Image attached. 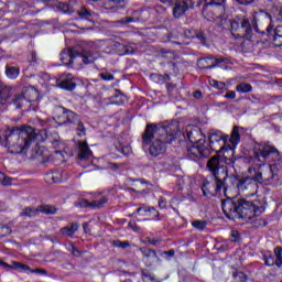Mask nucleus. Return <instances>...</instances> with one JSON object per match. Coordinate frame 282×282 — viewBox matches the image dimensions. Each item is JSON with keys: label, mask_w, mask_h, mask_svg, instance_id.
<instances>
[{"label": "nucleus", "mask_w": 282, "mask_h": 282, "mask_svg": "<svg viewBox=\"0 0 282 282\" xmlns=\"http://www.w3.org/2000/svg\"><path fill=\"white\" fill-rule=\"evenodd\" d=\"M155 210L154 207H148L147 205H142L137 208L135 215H140L141 217H147L149 213H153Z\"/></svg>", "instance_id": "33"}, {"label": "nucleus", "mask_w": 282, "mask_h": 282, "mask_svg": "<svg viewBox=\"0 0 282 282\" xmlns=\"http://www.w3.org/2000/svg\"><path fill=\"white\" fill-rule=\"evenodd\" d=\"M96 19V12L89 11L87 8H80L77 11H73V26L79 30H91V28L84 25L83 23H94Z\"/></svg>", "instance_id": "11"}, {"label": "nucleus", "mask_w": 282, "mask_h": 282, "mask_svg": "<svg viewBox=\"0 0 282 282\" xmlns=\"http://www.w3.org/2000/svg\"><path fill=\"white\" fill-rule=\"evenodd\" d=\"M207 169L213 173L216 186L205 181L202 186L203 195H215V193H220L221 188L226 191L224 182L228 180V167H226L224 162H220L217 156H214L207 162Z\"/></svg>", "instance_id": "5"}, {"label": "nucleus", "mask_w": 282, "mask_h": 282, "mask_svg": "<svg viewBox=\"0 0 282 282\" xmlns=\"http://www.w3.org/2000/svg\"><path fill=\"white\" fill-rule=\"evenodd\" d=\"M224 98H227V99H229V100H235V99L237 98V93H235L234 90H230V91H228V93L224 96Z\"/></svg>", "instance_id": "44"}, {"label": "nucleus", "mask_w": 282, "mask_h": 282, "mask_svg": "<svg viewBox=\"0 0 282 282\" xmlns=\"http://www.w3.org/2000/svg\"><path fill=\"white\" fill-rule=\"evenodd\" d=\"M58 87H61V89H67L68 91H72V75H63L58 82Z\"/></svg>", "instance_id": "25"}, {"label": "nucleus", "mask_w": 282, "mask_h": 282, "mask_svg": "<svg viewBox=\"0 0 282 282\" xmlns=\"http://www.w3.org/2000/svg\"><path fill=\"white\" fill-rule=\"evenodd\" d=\"M181 133L180 122L177 121H173L167 126L148 123L142 134V141L144 147L150 145V155L158 158L166 153V144L175 142Z\"/></svg>", "instance_id": "1"}, {"label": "nucleus", "mask_w": 282, "mask_h": 282, "mask_svg": "<svg viewBox=\"0 0 282 282\" xmlns=\"http://www.w3.org/2000/svg\"><path fill=\"white\" fill-rule=\"evenodd\" d=\"M253 156L258 162H279L281 160V152L270 142L256 143L253 147Z\"/></svg>", "instance_id": "7"}, {"label": "nucleus", "mask_w": 282, "mask_h": 282, "mask_svg": "<svg viewBox=\"0 0 282 282\" xmlns=\"http://www.w3.org/2000/svg\"><path fill=\"white\" fill-rule=\"evenodd\" d=\"M98 199L95 200H87L85 198H82L77 202H75V206L77 208H89L90 210H96L98 208H102L107 202H109V198L107 196H102V194H98Z\"/></svg>", "instance_id": "14"}, {"label": "nucleus", "mask_w": 282, "mask_h": 282, "mask_svg": "<svg viewBox=\"0 0 282 282\" xmlns=\"http://www.w3.org/2000/svg\"><path fill=\"white\" fill-rule=\"evenodd\" d=\"M2 229H3V230H7V231H6L7 235H12V229H10V227L3 226Z\"/></svg>", "instance_id": "54"}, {"label": "nucleus", "mask_w": 282, "mask_h": 282, "mask_svg": "<svg viewBox=\"0 0 282 282\" xmlns=\"http://www.w3.org/2000/svg\"><path fill=\"white\" fill-rule=\"evenodd\" d=\"M249 173L253 176L258 184H263L264 182L274 180V176L279 173V167H276V165L261 164L258 166V169L249 167Z\"/></svg>", "instance_id": "9"}, {"label": "nucleus", "mask_w": 282, "mask_h": 282, "mask_svg": "<svg viewBox=\"0 0 282 282\" xmlns=\"http://www.w3.org/2000/svg\"><path fill=\"white\" fill-rule=\"evenodd\" d=\"M140 252L143 254V263L147 265V268H151L153 263L158 261V253L153 249L149 248H140Z\"/></svg>", "instance_id": "19"}, {"label": "nucleus", "mask_w": 282, "mask_h": 282, "mask_svg": "<svg viewBox=\"0 0 282 282\" xmlns=\"http://www.w3.org/2000/svg\"><path fill=\"white\" fill-rule=\"evenodd\" d=\"M6 74L8 78H10L11 80H14L15 78H19L20 69L17 66H7Z\"/></svg>", "instance_id": "29"}, {"label": "nucleus", "mask_w": 282, "mask_h": 282, "mask_svg": "<svg viewBox=\"0 0 282 282\" xmlns=\"http://www.w3.org/2000/svg\"><path fill=\"white\" fill-rule=\"evenodd\" d=\"M194 39H198V41H202L203 43L206 42V35H204L203 32H194Z\"/></svg>", "instance_id": "40"}, {"label": "nucleus", "mask_w": 282, "mask_h": 282, "mask_svg": "<svg viewBox=\"0 0 282 282\" xmlns=\"http://www.w3.org/2000/svg\"><path fill=\"white\" fill-rule=\"evenodd\" d=\"M159 206L161 208H166V198H160L159 199Z\"/></svg>", "instance_id": "49"}, {"label": "nucleus", "mask_w": 282, "mask_h": 282, "mask_svg": "<svg viewBox=\"0 0 282 282\" xmlns=\"http://www.w3.org/2000/svg\"><path fill=\"white\" fill-rule=\"evenodd\" d=\"M56 8L58 12H63L64 14H67V12H69V4L66 2H59Z\"/></svg>", "instance_id": "39"}, {"label": "nucleus", "mask_w": 282, "mask_h": 282, "mask_svg": "<svg viewBox=\"0 0 282 282\" xmlns=\"http://www.w3.org/2000/svg\"><path fill=\"white\" fill-rule=\"evenodd\" d=\"M72 253L73 254H78V251H76V249H74V247H73Z\"/></svg>", "instance_id": "62"}, {"label": "nucleus", "mask_w": 282, "mask_h": 282, "mask_svg": "<svg viewBox=\"0 0 282 282\" xmlns=\"http://www.w3.org/2000/svg\"><path fill=\"white\" fill-rule=\"evenodd\" d=\"M210 87H215V89H226V83L218 82L215 79H209Z\"/></svg>", "instance_id": "37"}, {"label": "nucleus", "mask_w": 282, "mask_h": 282, "mask_svg": "<svg viewBox=\"0 0 282 282\" xmlns=\"http://www.w3.org/2000/svg\"><path fill=\"white\" fill-rule=\"evenodd\" d=\"M121 153H122L123 155H129V154L131 153V148H130V147H123V148L121 149Z\"/></svg>", "instance_id": "48"}, {"label": "nucleus", "mask_w": 282, "mask_h": 282, "mask_svg": "<svg viewBox=\"0 0 282 282\" xmlns=\"http://www.w3.org/2000/svg\"><path fill=\"white\" fill-rule=\"evenodd\" d=\"M192 226L195 228V230H198V232H202L204 230H206L207 226H208V220H193L192 221Z\"/></svg>", "instance_id": "32"}, {"label": "nucleus", "mask_w": 282, "mask_h": 282, "mask_svg": "<svg viewBox=\"0 0 282 282\" xmlns=\"http://www.w3.org/2000/svg\"><path fill=\"white\" fill-rule=\"evenodd\" d=\"M12 270H28L31 274H47V271L43 269H31L30 265L18 261H12Z\"/></svg>", "instance_id": "20"}, {"label": "nucleus", "mask_w": 282, "mask_h": 282, "mask_svg": "<svg viewBox=\"0 0 282 282\" xmlns=\"http://www.w3.org/2000/svg\"><path fill=\"white\" fill-rule=\"evenodd\" d=\"M39 213H44V215H56L58 208L53 205H41L37 206Z\"/></svg>", "instance_id": "28"}, {"label": "nucleus", "mask_w": 282, "mask_h": 282, "mask_svg": "<svg viewBox=\"0 0 282 282\" xmlns=\"http://www.w3.org/2000/svg\"><path fill=\"white\" fill-rule=\"evenodd\" d=\"M264 264L268 268H272V265H276V268H282V248L275 247L274 256L272 253H265L263 256Z\"/></svg>", "instance_id": "15"}, {"label": "nucleus", "mask_w": 282, "mask_h": 282, "mask_svg": "<svg viewBox=\"0 0 282 282\" xmlns=\"http://www.w3.org/2000/svg\"><path fill=\"white\" fill-rule=\"evenodd\" d=\"M230 241H239V231H231Z\"/></svg>", "instance_id": "46"}, {"label": "nucleus", "mask_w": 282, "mask_h": 282, "mask_svg": "<svg viewBox=\"0 0 282 282\" xmlns=\"http://www.w3.org/2000/svg\"><path fill=\"white\" fill-rule=\"evenodd\" d=\"M55 153H56V155H63L62 151H56Z\"/></svg>", "instance_id": "63"}, {"label": "nucleus", "mask_w": 282, "mask_h": 282, "mask_svg": "<svg viewBox=\"0 0 282 282\" xmlns=\"http://www.w3.org/2000/svg\"><path fill=\"white\" fill-rule=\"evenodd\" d=\"M45 182L46 184H61V182H63V176H61V174H57L56 176L54 174H45Z\"/></svg>", "instance_id": "31"}, {"label": "nucleus", "mask_w": 282, "mask_h": 282, "mask_svg": "<svg viewBox=\"0 0 282 282\" xmlns=\"http://www.w3.org/2000/svg\"><path fill=\"white\" fill-rule=\"evenodd\" d=\"M185 3H187L188 8H195V4L199 3V0H185Z\"/></svg>", "instance_id": "47"}, {"label": "nucleus", "mask_w": 282, "mask_h": 282, "mask_svg": "<svg viewBox=\"0 0 282 282\" xmlns=\"http://www.w3.org/2000/svg\"><path fill=\"white\" fill-rule=\"evenodd\" d=\"M94 158V153L89 149V145H87V141H78V159L79 164L83 166L84 162H87Z\"/></svg>", "instance_id": "16"}, {"label": "nucleus", "mask_w": 282, "mask_h": 282, "mask_svg": "<svg viewBox=\"0 0 282 282\" xmlns=\"http://www.w3.org/2000/svg\"><path fill=\"white\" fill-rule=\"evenodd\" d=\"M240 129L242 128L239 126H235L232 128V131L229 138L230 144H228V141H218V142L209 143V149L214 151V153H223V155H226L228 151H230V153H235V149H237V147L239 145V142H241V134L239 133Z\"/></svg>", "instance_id": "8"}, {"label": "nucleus", "mask_w": 282, "mask_h": 282, "mask_svg": "<svg viewBox=\"0 0 282 282\" xmlns=\"http://www.w3.org/2000/svg\"><path fill=\"white\" fill-rule=\"evenodd\" d=\"M83 226H84V230H85V232H87V228H88V226H89V225L84 224Z\"/></svg>", "instance_id": "61"}, {"label": "nucleus", "mask_w": 282, "mask_h": 282, "mask_svg": "<svg viewBox=\"0 0 282 282\" xmlns=\"http://www.w3.org/2000/svg\"><path fill=\"white\" fill-rule=\"evenodd\" d=\"M115 248H122L123 250L127 248H131V242L129 241H120V240H116L113 242Z\"/></svg>", "instance_id": "38"}, {"label": "nucleus", "mask_w": 282, "mask_h": 282, "mask_svg": "<svg viewBox=\"0 0 282 282\" xmlns=\"http://www.w3.org/2000/svg\"><path fill=\"white\" fill-rule=\"evenodd\" d=\"M72 230L73 232L78 230V224H72Z\"/></svg>", "instance_id": "57"}, {"label": "nucleus", "mask_w": 282, "mask_h": 282, "mask_svg": "<svg viewBox=\"0 0 282 282\" xmlns=\"http://www.w3.org/2000/svg\"><path fill=\"white\" fill-rule=\"evenodd\" d=\"M235 1L238 2L239 6H250L254 3L257 0H235Z\"/></svg>", "instance_id": "43"}, {"label": "nucleus", "mask_w": 282, "mask_h": 282, "mask_svg": "<svg viewBox=\"0 0 282 282\" xmlns=\"http://www.w3.org/2000/svg\"><path fill=\"white\" fill-rule=\"evenodd\" d=\"M219 63H224V59L217 57H203L197 61V67L199 69H215L219 66Z\"/></svg>", "instance_id": "17"}, {"label": "nucleus", "mask_w": 282, "mask_h": 282, "mask_svg": "<svg viewBox=\"0 0 282 282\" xmlns=\"http://www.w3.org/2000/svg\"><path fill=\"white\" fill-rule=\"evenodd\" d=\"M165 254H169L170 257H175V251L174 250H169L165 252Z\"/></svg>", "instance_id": "56"}, {"label": "nucleus", "mask_w": 282, "mask_h": 282, "mask_svg": "<svg viewBox=\"0 0 282 282\" xmlns=\"http://www.w3.org/2000/svg\"><path fill=\"white\" fill-rule=\"evenodd\" d=\"M187 138L192 145L187 149V155L191 160L197 161L210 156V149L206 147V135L202 129L189 127L187 129Z\"/></svg>", "instance_id": "6"}, {"label": "nucleus", "mask_w": 282, "mask_h": 282, "mask_svg": "<svg viewBox=\"0 0 282 282\" xmlns=\"http://www.w3.org/2000/svg\"><path fill=\"white\" fill-rule=\"evenodd\" d=\"M273 39V43L276 47L282 46V26H276L273 32L271 33Z\"/></svg>", "instance_id": "26"}, {"label": "nucleus", "mask_w": 282, "mask_h": 282, "mask_svg": "<svg viewBox=\"0 0 282 282\" xmlns=\"http://www.w3.org/2000/svg\"><path fill=\"white\" fill-rule=\"evenodd\" d=\"M236 91L239 94H250V91H252V85L241 83L236 87Z\"/></svg>", "instance_id": "34"}, {"label": "nucleus", "mask_w": 282, "mask_h": 282, "mask_svg": "<svg viewBox=\"0 0 282 282\" xmlns=\"http://www.w3.org/2000/svg\"><path fill=\"white\" fill-rule=\"evenodd\" d=\"M184 34H185V36H186L187 39H195V30H188V29H186V30L184 31Z\"/></svg>", "instance_id": "45"}, {"label": "nucleus", "mask_w": 282, "mask_h": 282, "mask_svg": "<svg viewBox=\"0 0 282 282\" xmlns=\"http://www.w3.org/2000/svg\"><path fill=\"white\" fill-rule=\"evenodd\" d=\"M272 19L282 22V6H273L270 13L265 11L254 12L251 20L250 18L238 17L230 22L231 34L234 39H246L250 41V39H252V30L258 33L261 32L259 25H261V23H270Z\"/></svg>", "instance_id": "3"}, {"label": "nucleus", "mask_w": 282, "mask_h": 282, "mask_svg": "<svg viewBox=\"0 0 282 282\" xmlns=\"http://www.w3.org/2000/svg\"><path fill=\"white\" fill-rule=\"evenodd\" d=\"M61 235H64L66 237H72V228L69 227H64L61 229Z\"/></svg>", "instance_id": "42"}, {"label": "nucleus", "mask_w": 282, "mask_h": 282, "mask_svg": "<svg viewBox=\"0 0 282 282\" xmlns=\"http://www.w3.org/2000/svg\"><path fill=\"white\" fill-rule=\"evenodd\" d=\"M0 265H2V268L12 269V265L8 264V263L4 262L3 260H0Z\"/></svg>", "instance_id": "53"}, {"label": "nucleus", "mask_w": 282, "mask_h": 282, "mask_svg": "<svg viewBox=\"0 0 282 282\" xmlns=\"http://www.w3.org/2000/svg\"><path fill=\"white\" fill-rule=\"evenodd\" d=\"M226 8H224V3L218 4V2H206L203 8V14L205 19H219V17L224 15Z\"/></svg>", "instance_id": "13"}, {"label": "nucleus", "mask_w": 282, "mask_h": 282, "mask_svg": "<svg viewBox=\"0 0 282 282\" xmlns=\"http://www.w3.org/2000/svg\"><path fill=\"white\" fill-rule=\"evenodd\" d=\"M188 3L186 1L176 2L173 9V15L175 19H181L184 17L188 10Z\"/></svg>", "instance_id": "21"}, {"label": "nucleus", "mask_w": 282, "mask_h": 282, "mask_svg": "<svg viewBox=\"0 0 282 282\" xmlns=\"http://www.w3.org/2000/svg\"><path fill=\"white\" fill-rule=\"evenodd\" d=\"M223 213L229 219L240 218L246 219L250 224H254L256 228H264L268 226V221L261 218V215L265 212L263 206L256 205L254 203L246 199H226L223 202Z\"/></svg>", "instance_id": "4"}, {"label": "nucleus", "mask_w": 282, "mask_h": 282, "mask_svg": "<svg viewBox=\"0 0 282 282\" xmlns=\"http://www.w3.org/2000/svg\"><path fill=\"white\" fill-rule=\"evenodd\" d=\"M78 119V115L73 112V120H77Z\"/></svg>", "instance_id": "60"}, {"label": "nucleus", "mask_w": 282, "mask_h": 282, "mask_svg": "<svg viewBox=\"0 0 282 282\" xmlns=\"http://www.w3.org/2000/svg\"><path fill=\"white\" fill-rule=\"evenodd\" d=\"M32 61H33V63H36V53L35 52L32 53Z\"/></svg>", "instance_id": "58"}, {"label": "nucleus", "mask_w": 282, "mask_h": 282, "mask_svg": "<svg viewBox=\"0 0 282 282\" xmlns=\"http://www.w3.org/2000/svg\"><path fill=\"white\" fill-rule=\"evenodd\" d=\"M236 186L240 197H254L259 191V183L254 180V176L239 178Z\"/></svg>", "instance_id": "10"}, {"label": "nucleus", "mask_w": 282, "mask_h": 282, "mask_svg": "<svg viewBox=\"0 0 282 282\" xmlns=\"http://www.w3.org/2000/svg\"><path fill=\"white\" fill-rule=\"evenodd\" d=\"M206 3H218V4H221V3H226V0H206Z\"/></svg>", "instance_id": "52"}, {"label": "nucleus", "mask_w": 282, "mask_h": 282, "mask_svg": "<svg viewBox=\"0 0 282 282\" xmlns=\"http://www.w3.org/2000/svg\"><path fill=\"white\" fill-rule=\"evenodd\" d=\"M61 61L63 65H72V47L61 53Z\"/></svg>", "instance_id": "30"}, {"label": "nucleus", "mask_w": 282, "mask_h": 282, "mask_svg": "<svg viewBox=\"0 0 282 282\" xmlns=\"http://www.w3.org/2000/svg\"><path fill=\"white\" fill-rule=\"evenodd\" d=\"M39 100V90L34 86H24L21 95H15L13 105L17 109H23L24 102H36Z\"/></svg>", "instance_id": "12"}, {"label": "nucleus", "mask_w": 282, "mask_h": 282, "mask_svg": "<svg viewBox=\"0 0 282 282\" xmlns=\"http://www.w3.org/2000/svg\"><path fill=\"white\" fill-rule=\"evenodd\" d=\"M0 184L2 186H10V184H12V178H10V176L6 175V173L0 172Z\"/></svg>", "instance_id": "35"}, {"label": "nucleus", "mask_w": 282, "mask_h": 282, "mask_svg": "<svg viewBox=\"0 0 282 282\" xmlns=\"http://www.w3.org/2000/svg\"><path fill=\"white\" fill-rule=\"evenodd\" d=\"M74 129H75V138H84V135H87V129L85 128V124L79 120L73 121Z\"/></svg>", "instance_id": "22"}, {"label": "nucleus", "mask_w": 282, "mask_h": 282, "mask_svg": "<svg viewBox=\"0 0 282 282\" xmlns=\"http://www.w3.org/2000/svg\"><path fill=\"white\" fill-rule=\"evenodd\" d=\"M228 140L230 141V138L228 137V134H224L221 132H213L209 135V143L228 142Z\"/></svg>", "instance_id": "24"}, {"label": "nucleus", "mask_w": 282, "mask_h": 282, "mask_svg": "<svg viewBox=\"0 0 282 282\" xmlns=\"http://www.w3.org/2000/svg\"><path fill=\"white\" fill-rule=\"evenodd\" d=\"M133 21H135V19H133L132 17H128L121 20V23H133Z\"/></svg>", "instance_id": "50"}, {"label": "nucleus", "mask_w": 282, "mask_h": 282, "mask_svg": "<svg viewBox=\"0 0 282 282\" xmlns=\"http://www.w3.org/2000/svg\"><path fill=\"white\" fill-rule=\"evenodd\" d=\"M194 98H202V91H199V90L195 91Z\"/></svg>", "instance_id": "55"}, {"label": "nucleus", "mask_w": 282, "mask_h": 282, "mask_svg": "<svg viewBox=\"0 0 282 282\" xmlns=\"http://www.w3.org/2000/svg\"><path fill=\"white\" fill-rule=\"evenodd\" d=\"M39 215V207L35 208V207H24L22 209V212L20 213V217H29V218H32V217H36Z\"/></svg>", "instance_id": "27"}, {"label": "nucleus", "mask_w": 282, "mask_h": 282, "mask_svg": "<svg viewBox=\"0 0 282 282\" xmlns=\"http://www.w3.org/2000/svg\"><path fill=\"white\" fill-rule=\"evenodd\" d=\"M161 3H169V6H175L177 0H161Z\"/></svg>", "instance_id": "51"}, {"label": "nucleus", "mask_w": 282, "mask_h": 282, "mask_svg": "<svg viewBox=\"0 0 282 282\" xmlns=\"http://www.w3.org/2000/svg\"><path fill=\"white\" fill-rule=\"evenodd\" d=\"M112 169H118V164L113 163Z\"/></svg>", "instance_id": "64"}, {"label": "nucleus", "mask_w": 282, "mask_h": 282, "mask_svg": "<svg viewBox=\"0 0 282 282\" xmlns=\"http://www.w3.org/2000/svg\"><path fill=\"white\" fill-rule=\"evenodd\" d=\"M158 242H159V241H158V240H154V239L150 241L151 246H158Z\"/></svg>", "instance_id": "59"}, {"label": "nucleus", "mask_w": 282, "mask_h": 282, "mask_svg": "<svg viewBox=\"0 0 282 282\" xmlns=\"http://www.w3.org/2000/svg\"><path fill=\"white\" fill-rule=\"evenodd\" d=\"M14 94V88L12 86H8L0 82V111L1 107H6L8 101L12 98Z\"/></svg>", "instance_id": "18"}, {"label": "nucleus", "mask_w": 282, "mask_h": 282, "mask_svg": "<svg viewBox=\"0 0 282 282\" xmlns=\"http://www.w3.org/2000/svg\"><path fill=\"white\" fill-rule=\"evenodd\" d=\"M99 76L102 80H113L115 78L110 73H101Z\"/></svg>", "instance_id": "41"}, {"label": "nucleus", "mask_w": 282, "mask_h": 282, "mask_svg": "<svg viewBox=\"0 0 282 282\" xmlns=\"http://www.w3.org/2000/svg\"><path fill=\"white\" fill-rule=\"evenodd\" d=\"M72 58H80L84 65H89L96 61V57L91 54V52H86L84 54H79L78 56L72 54Z\"/></svg>", "instance_id": "23"}, {"label": "nucleus", "mask_w": 282, "mask_h": 282, "mask_svg": "<svg viewBox=\"0 0 282 282\" xmlns=\"http://www.w3.org/2000/svg\"><path fill=\"white\" fill-rule=\"evenodd\" d=\"M235 282H248V278L246 276V273L243 272H237L232 274Z\"/></svg>", "instance_id": "36"}, {"label": "nucleus", "mask_w": 282, "mask_h": 282, "mask_svg": "<svg viewBox=\"0 0 282 282\" xmlns=\"http://www.w3.org/2000/svg\"><path fill=\"white\" fill-rule=\"evenodd\" d=\"M45 142L47 140V130H36L32 126H23L21 128H12L4 131L0 137V144L6 147L9 153H25L33 142Z\"/></svg>", "instance_id": "2"}]
</instances>
